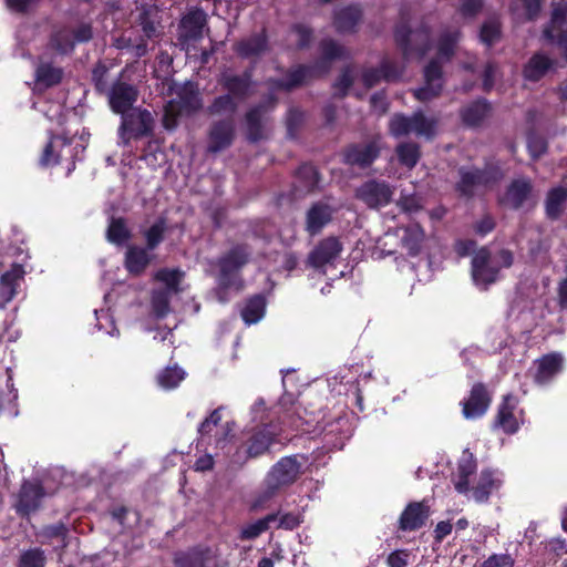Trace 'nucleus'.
Segmentation results:
<instances>
[{
	"label": "nucleus",
	"mask_w": 567,
	"mask_h": 567,
	"mask_svg": "<svg viewBox=\"0 0 567 567\" xmlns=\"http://www.w3.org/2000/svg\"><path fill=\"white\" fill-rule=\"evenodd\" d=\"M24 270L20 265H13L10 270L0 277V299L2 306L10 302L17 295V290L23 279Z\"/></svg>",
	"instance_id": "28"
},
{
	"label": "nucleus",
	"mask_w": 567,
	"mask_h": 567,
	"mask_svg": "<svg viewBox=\"0 0 567 567\" xmlns=\"http://www.w3.org/2000/svg\"><path fill=\"white\" fill-rule=\"evenodd\" d=\"M394 187L385 181L369 179L355 189V198L371 209H379L391 203Z\"/></svg>",
	"instance_id": "12"
},
{
	"label": "nucleus",
	"mask_w": 567,
	"mask_h": 567,
	"mask_svg": "<svg viewBox=\"0 0 567 567\" xmlns=\"http://www.w3.org/2000/svg\"><path fill=\"white\" fill-rule=\"evenodd\" d=\"M513 264V254L502 249L491 255L486 249L478 250L472 260V277L477 286L486 287L496 281L501 268H508Z\"/></svg>",
	"instance_id": "5"
},
{
	"label": "nucleus",
	"mask_w": 567,
	"mask_h": 567,
	"mask_svg": "<svg viewBox=\"0 0 567 567\" xmlns=\"http://www.w3.org/2000/svg\"><path fill=\"white\" fill-rule=\"evenodd\" d=\"M63 75L61 68L53 66L51 63L41 61L35 70V80L38 85L45 87L60 83Z\"/></svg>",
	"instance_id": "36"
},
{
	"label": "nucleus",
	"mask_w": 567,
	"mask_h": 567,
	"mask_svg": "<svg viewBox=\"0 0 567 567\" xmlns=\"http://www.w3.org/2000/svg\"><path fill=\"white\" fill-rule=\"evenodd\" d=\"M491 398L481 383L473 385L468 399L463 401V415L465 419H477L484 415L489 406Z\"/></svg>",
	"instance_id": "22"
},
{
	"label": "nucleus",
	"mask_w": 567,
	"mask_h": 567,
	"mask_svg": "<svg viewBox=\"0 0 567 567\" xmlns=\"http://www.w3.org/2000/svg\"><path fill=\"white\" fill-rule=\"evenodd\" d=\"M186 373L178 367H167L157 375L158 384L166 390L175 389L185 378Z\"/></svg>",
	"instance_id": "48"
},
{
	"label": "nucleus",
	"mask_w": 567,
	"mask_h": 567,
	"mask_svg": "<svg viewBox=\"0 0 567 567\" xmlns=\"http://www.w3.org/2000/svg\"><path fill=\"white\" fill-rule=\"evenodd\" d=\"M516 399L513 395H506L498 406L495 419V426L501 427L507 434H514L519 429V423L515 416Z\"/></svg>",
	"instance_id": "25"
},
{
	"label": "nucleus",
	"mask_w": 567,
	"mask_h": 567,
	"mask_svg": "<svg viewBox=\"0 0 567 567\" xmlns=\"http://www.w3.org/2000/svg\"><path fill=\"white\" fill-rule=\"evenodd\" d=\"M567 23V3L554 4L550 21L548 23Z\"/></svg>",
	"instance_id": "64"
},
{
	"label": "nucleus",
	"mask_w": 567,
	"mask_h": 567,
	"mask_svg": "<svg viewBox=\"0 0 567 567\" xmlns=\"http://www.w3.org/2000/svg\"><path fill=\"white\" fill-rule=\"evenodd\" d=\"M300 463L296 456L280 458L268 472L264 487L259 493L256 506H262L275 497L282 488L291 485L300 474Z\"/></svg>",
	"instance_id": "4"
},
{
	"label": "nucleus",
	"mask_w": 567,
	"mask_h": 567,
	"mask_svg": "<svg viewBox=\"0 0 567 567\" xmlns=\"http://www.w3.org/2000/svg\"><path fill=\"white\" fill-rule=\"evenodd\" d=\"M408 557L404 550H395L388 556L386 564L389 567H406Z\"/></svg>",
	"instance_id": "63"
},
{
	"label": "nucleus",
	"mask_w": 567,
	"mask_h": 567,
	"mask_svg": "<svg viewBox=\"0 0 567 567\" xmlns=\"http://www.w3.org/2000/svg\"><path fill=\"white\" fill-rule=\"evenodd\" d=\"M203 105L202 96L193 85L184 87L179 94V110L185 113H192L199 110Z\"/></svg>",
	"instance_id": "45"
},
{
	"label": "nucleus",
	"mask_w": 567,
	"mask_h": 567,
	"mask_svg": "<svg viewBox=\"0 0 567 567\" xmlns=\"http://www.w3.org/2000/svg\"><path fill=\"white\" fill-rule=\"evenodd\" d=\"M564 361L563 354L557 352L548 353L537 359L534 362L535 383L540 386L549 384L563 371Z\"/></svg>",
	"instance_id": "19"
},
{
	"label": "nucleus",
	"mask_w": 567,
	"mask_h": 567,
	"mask_svg": "<svg viewBox=\"0 0 567 567\" xmlns=\"http://www.w3.org/2000/svg\"><path fill=\"white\" fill-rule=\"evenodd\" d=\"M235 136V124L233 118L220 120L214 123L209 131L208 152L217 153L233 143Z\"/></svg>",
	"instance_id": "21"
},
{
	"label": "nucleus",
	"mask_w": 567,
	"mask_h": 567,
	"mask_svg": "<svg viewBox=\"0 0 567 567\" xmlns=\"http://www.w3.org/2000/svg\"><path fill=\"white\" fill-rule=\"evenodd\" d=\"M278 519V514H269L264 518H260L251 524L245 526L240 532V538L250 540L260 536L264 532L269 528L270 523Z\"/></svg>",
	"instance_id": "46"
},
{
	"label": "nucleus",
	"mask_w": 567,
	"mask_h": 567,
	"mask_svg": "<svg viewBox=\"0 0 567 567\" xmlns=\"http://www.w3.org/2000/svg\"><path fill=\"white\" fill-rule=\"evenodd\" d=\"M460 182L457 190L462 196L472 197L489 188L502 178V171L498 167H486L484 169L462 167L458 171Z\"/></svg>",
	"instance_id": "7"
},
{
	"label": "nucleus",
	"mask_w": 567,
	"mask_h": 567,
	"mask_svg": "<svg viewBox=\"0 0 567 567\" xmlns=\"http://www.w3.org/2000/svg\"><path fill=\"white\" fill-rule=\"evenodd\" d=\"M333 209L324 203H316L310 207L306 218V230L311 235H317L331 220Z\"/></svg>",
	"instance_id": "29"
},
{
	"label": "nucleus",
	"mask_w": 567,
	"mask_h": 567,
	"mask_svg": "<svg viewBox=\"0 0 567 567\" xmlns=\"http://www.w3.org/2000/svg\"><path fill=\"white\" fill-rule=\"evenodd\" d=\"M348 56L349 52L343 45L324 39L320 42V59L313 65H298L290 70L286 79L271 80L270 83L275 89L291 90L328 73L333 61Z\"/></svg>",
	"instance_id": "1"
},
{
	"label": "nucleus",
	"mask_w": 567,
	"mask_h": 567,
	"mask_svg": "<svg viewBox=\"0 0 567 567\" xmlns=\"http://www.w3.org/2000/svg\"><path fill=\"white\" fill-rule=\"evenodd\" d=\"M147 248L140 246H130L125 254V267L132 275L142 274L151 262V256Z\"/></svg>",
	"instance_id": "34"
},
{
	"label": "nucleus",
	"mask_w": 567,
	"mask_h": 567,
	"mask_svg": "<svg viewBox=\"0 0 567 567\" xmlns=\"http://www.w3.org/2000/svg\"><path fill=\"white\" fill-rule=\"evenodd\" d=\"M251 251L245 245H237L218 259L216 296L219 302L229 300L228 290L241 289L240 269L248 262Z\"/></svg>",
	"instance_id": "3"
},
{
	"label": "nucleus",
	"mask_w": 567,
	"mask_h": 567,
	"mask_svg": "<svg viewBox=\"0 0 567 567\" xmlns=\"http://www.w3.org/2000/svg\"><path fill=\"white\" fill-rule=\"evenodd\" d=\"M381 145L379 138L353 144L344 152V162L361 168L370 166L380 155Z\"/></svg>",
	"instance_id": "17"
},
{
	"label": "nucleus",
	"mask_w": 567,
	"mask_h": 567,
	"mask_svg": "<svg viewBox=\"0 0 567 567\" xmlns=\"http://www.w3.org/2000/svg\"><path fill=\"white\" fill-rule=\"evenodd\" d=\"M298 177L305 179L303 187L307 190H312L318 186V173L312 165L306 164L300 166Z\"/></svg>",
	"instance_id": "56"
},
{
	"label": "nucleus",
	"mask_w": 567,
	"mask_h": 567,
	"mask_svg": "<svg viewBox=\"0 0 567 567\" xmlns=\"http://www.w3.org/2000/svg\"><path fill=\"white\" fill-rule=\"evenodd\" d=\"M352 82H353L352 69L347 68L343 70V72L337 80L334 86L341 95H344L347 93V91L349 90V87L351 86Z\"/></svg>",
	"instance_id": "59"
},
{
	"label": "nucleus",
	"mask_w": 567,
	"mask_h": 567,
	"mask_svg": "<svg viewBox=\"0 0 567 567\" xmlns=\"http://www.w3.org/2000/svg\"><path fill=\"white\" fill-rule=\"evenodd\" d=\"M153 116L147 110L134 109L122 115L118 127L120 144L127 145L131 138H140L152 132Z\"/></svg>",
	"instance_id": "11"
},
{
	"label": "nucleus",
	"mask_w": 567,
	"mask_h": 567,
	"mask_svg": "<svg viewBox=\"0 0 567 567\" xmlns=\"http://www.w3.org/2000/svg\"><path fill=\"white\" fill-rule=\"evenodd\" d=\"M399 206L401 209L405 213H415L421 209L420 199L412 195V196H401L399 200Z\"/></svg>",
	"instance_id": "61"
},
{
	"label": "nucleus",
	"mask_w": 567,
	"mask_h": 567,
	"mask_svg": "<svg viewBox=\"0 0 567 567\" xmlns=\"http://www.w3.org/2000/svg\"><path fill=\"white\" fill-rule=\"evenodd\" d=\"M491 105L486 100H477L461 111L463 122L468 126L480 125L489 114Z\"/></svg>",
	"instance_id": "35"
},
{
	"label": "nucleus",
	"mask_w": 567,
	"mask_h": 567,
	"mask_svg": "<svg viewBox=\"0 0 567 567\" xmlns=\"http://www.w3.org/2000/svg\"><path fill=\"white\" fill-rule=\"evenodd\" d=\"M291 34L295 37L297 45L300 49L306 48L312 39L311 29L303 24L293 25V28L291 29Z\"/></svg>",
	"instance_id": "57"
},
{
	"label": "nucleus",
	"mask_w": 567,
	"mask_h": 567,
	"mask_svg": "<svg viewBox=\"0 0 567 567\" xmlns=\"http://www.w3.org/2000/svg\"><path fill=\"white\" fill-rule=\"evenodd\" d=\"M70 147V143L62 137L55 136L50 140L45 146L40 163L43 166H52L60 162V153L62 148Z\"/></svg>",
	"instance_id": "41"
},
{
	"label": "nucleus",
	"mask_w": 567,
	"mask_h": 567,
	"mask_svg": "<svg viewBox=\"0 0 567 567\" xmlns=\"http://www.w3.org/2000/svg\"><path fill=\"white\" fill-rule=\"evenodd\" d=\"M109 241L121 245L130 238V231L122 218H113L106 233Z\"/></svg>",
	"instance_id": "50"
},
{
	"label": "nucleus",
	"mask_w": 567,
	"mask_h": 567,
	"mask_svg": "<svg viewBox=\"0 0 567 567\" xmlns=\"http://www.w3.org/2000/svg\"><path fill=\"white\" fill-rule=\"evenodd\" d=\"M342 250L340 241L334 237H328L319 243L311 251L309 261L315 268H322L332 264Z\"/></svg>",
	"instance_id": "23"
},
{
	"label": "nucleus",
	"mask_w": 567,
	"mask_h": 567,
	"mask_svg": "<svg viewBox=\"0 0 567 567\" xmlns=\"http://www.w3.org/2000/svg\"><path fill=\"white\" fill-rule=\"evenodd\" d=\"M502 484V474L498 471L483 470L480 480L472 493L476 502H486L492 493L497 491Z\"/></svg>",
	"instance_id": "26"
},
{
	"label": "nucleus",
	"mask_w": 567,
	"mask_h": 567,
	"mask_svg": "<svg viewBox=\"0 0 567 567\" xmlns=\"http://www.w3.org/2000/svg\"><path fill=\"white\" fill-rule=\"evenodd\" d=\"M47 557L44 551L39 548L25 550L21 554L18 567H44Z\"/></svg>",
	"instance_id": "51"
},
{
	"label": "nucleus",
	"mask_w": 567,
	"mask_h": 567,
	"mask_svg": "<svg viewBox=\"0 0 567 567\" xmlns=\"http://www.w3.org/2000/svg\"><path fill=\"white\" fill-rule=\"evenodd\" d=\"M207 557L203 550L190 549L175 557V567H205Z\"/></svg>",
	"instance_id": "47"
},
{
	"label": "nucleus",
	"mask_w": 567,
	"mask_h": 567,
	"mask_svg": "<svg viewBox=\"0 0 567 567\" xmlns=\"http://www.w3.org/2000/svg\"><path fill=\"white\" fill-rule=\"evenodd\" d=\"M68 534V528L64 524H55L51 526H47L42 529L40 536L42 538V542H50L53 539L58 540L56 547H64L65 544V537Z\"/></svg>",
	"instance_id": "53"
},
{
	"label": "nucleus",
	"mask_w": 567,
	"mask_h": 567,
	"mask_svg": "<svg viewBox=\"0 0 567 567\" xmlns=\"http://www.w3.org/2000/svg\"><path fill=\"white\" fill-rule=\"evenodd\" d=\"M166 228L167 226L165 219L159 218L144 231L146 248L148 250H154L163 241Z\"/></svg>",
	"instance_id": "49"
},
{
	"label": "nucleus",
	"mask_w": 567,
	"mask_h": 567,
	"mask_svg": "<svg viewBox=\"0 0 567 567\" xmlns=\"http://www.w3.org/2000/svg\"><path fill=\"white\" fill-rule=\"evenodd\" d=\"M501 34V24L497 18H491L484 22L481 29V41L487 45L496 42Z\"/></svg>",
	"instance_id": "52"
},
{
	"label": "nucleus",
	"mask_w": 567,
	"mask_h": 567,
	"mask_svg": "<svg viewBox=\"0 0 567 567\" xmlns=\"http://www.w3.org/2000/svg\"><path fill=\"white\" fill-rule=\"evenodd\" d=\"M74 44L72 30L62 29L51 35L48 48L59 54H68L73 50Z\"/></svg>",
	"instance_id": "40"
},
{
	"label": "nucleus",
	"mask_w": 567,
	"mask_h": 567,
	"mask_svg": "<svg viewBox=\"0 0 567 567\" xmlns=\"http://www.w3.org/2000/svg\"><path fill=\"white\" fill-rule=\"evenodd\" d=\"M555 65V61L544 52L533 54L524 65L525 80L537 82L543 79Z\"/></svg>",
	"instance_id": "27"
},
{
	"label": "nucleus",
	"mask_w": 567,
	"mask_h": 567,
	"mask_svg": "<svg viewBox=\"0 0 567 567\" xmlns=\"http://www.w3.org/2000/svg\"><path fill=\"white\" fill-rule=\"evenodd\" d=\"M515 559L508 553L492 554L478 567H514Z\"/></svg>",
	"instance_id": "55"
},
{
	"label": "nucleus",
	"mask_w": 567,
	"mask_h": 567,
	"mask_svg": "<svg viewBox=\"0 0 567 567\" xmlns=\"http://www.w3.org/2000/svg\"><path fill=\"white\" fill-rule=\"evenodd\" d=\"M394 39L405 60L421 59L430 51V30L425 25L411 30L402 21L395 28Z\"/></svg>",
	"instance_id": "6"
},
{
	"label": "nucleus",
	"mask_w": 567,
	"mask_h": 567,
	"mask_svg": "<svg viewBox=\"0 0 567 567\" xmlns=\"http://www.w3.org/2000/svg\"><path fill=\"white\" fill-rule=\"evenodd\" d=\"M43 495L44 493L41 485L34 482H24L19 495V502L17 505L18 512L23 515H28L35 511L39 507Z\"/></svg>",
	"instance_id": "30"
},
{
	"label": "nucleus",
	"mask_w": 567,
	"mask_h": 567,
	"mask_svg": "<svg viewBox=\"0 0 567 567\" xmlns=\"http://www.w3.org/2000/svg\"><path fill=\"white\" fill-rule=\"evenodd\" d=\"M267 49L268 43L265 31L245 38L234 45L235 52L241 58L259 56L265 53Z\"/></svg>",
	"instance_id": "31"
},
{
	"label": "nucleus",
	"mask_w": 567,
	"mask_h": 567,
	"mask_svg": "<svg viewBox=\"0 0 567 567\" xmlns=\"http://www.w3.org/2000/svg\"><path fill=\"white\" fill-rule=\"evenodd\" d=\"M111 110L116 114L131 112L138 99V90L135 85L117 80L105 92Z\"/></svg>",
	"instance_id": "13"
},
{
	"label": "nucleus",
	"mask_w": 567,
	"mask_h": 567,
	"mask_svg": "<svg viewBox=\"0 0 567 567\" xmlns=\"http://www.w3.org/2000/svg\"><path fill=\"white\" fill-rule=\"evenodd\" d=\"M543 37L551 44H556L567 58V23H547Z\"/></svg>",
	"instance_id": "37"
},
{
	"label": "nucleus",
	"mask_w": 567,
	"mask_h": 567,
	"mask_svg": "<svg viewBox=\"0 0 567 567\" xmlns=\"http://www.w3.org/2000/svg\"><path fill=\"white\" fill-rule=\"evenodd\" d=\"M458 30L444 31L439 40L437 55L424 69V85L414 91L421 102L437 97L443 89L442 64L451 60L460 40Z\"/></svg>",
	"instance_id": "2"
},
{
	"label": "nucleus",
	"mask_w": 567,
	"mask_h": 567,
	"mask_svg": "<svg viewBox=\"0 0 567 567\" xmlns=\"http://www.w3.org/2000/svg\"><path fill=\"white\" fill-rule=\"evenodd\" d=\"M476 468L475 461L472 455L464 456L458 464L457 481L455 482V488L460 493L468 492L470 476Z\"/></svg>",
	"instance_id": "42"
},
{
	"label": "nucleus",
	"mask_w": 567,
	"mask_h": 567,
	"mask_svg": "<svg viewBox=\"0 0 567 567\" xmlns=\"http://www.w3.org/2000/svg\"><path fill=\"white\" fill-rule=\"evenodd\" d=\"M207 23V16L200 9L190 10L181 20L178 27V41L184 47L190 41L203 38L204 28Z\"/></svg>",
	"instance_id": "16"
},
{
	"label": "nucleus",
	"mask_w": 567,
	"mask_h": 567,
	"mask_svg": "<svg viewBox=\"0 0 567 567\" xmlns=\"http://www.w3.org/2000/svg\"><path fill=\"white\" fill-rule=\"evenodd\" d=\"M275 100L269 99L267 103H260L250 109L246 114L247 137L251 142H257L264 137L265 115L268 106H274Z\"/></svg>",
	"instance_id": "24"
},
{
	"label": "nucleus",
	"mask_w": 567,
	"mask_h": 567,
	"mask_svg": "<svg viewBox=\"0 0 567 567\" xmlns=\"http://www.w3.org/2000/svg\"><path fill=\"white\" fill-rule=\"evenodd\" d=\"M395 154L398 156L399 163L408 169L415 167L421 157L419 145L412 142L400 143L395 147Z\"/></svg>",
	"instance_id": "38"
},
{
	"label": "nucleus",
	"mask_w": 567,
	"mask_h": 567,
	"mask_svg": "<svg viewBox=\"0 0 567 567\" xmlns=\"http://www.w3.org/2000/svg\"><path fill=\"white\" fill-rule=\"evenodd\" d=\"M239 103L233 95L223 94L217 96L208 106L207 111L212 115H229L236 113Z\"/></svg>",
	"instance_id": "43"
},
{
	"label": "nucleus",
	"mask_w": 567,
	"mask_h": 567,
	"mask_svg": "<svg viewBox=\"0 0 567 567\" xmlns=\"http://www.w3.org/2000/svg\"><path fill=\"white\" fill-rule=\"evenodd\" d=\"M436 120L426 117L422 111L411 116L395 114L390 120V132L393 136L400 137L414 134L420 137L432 138L435 135Z\"/></svg>",
	"instance_id": "8"
},
{
	"label": "nucleus",
	"mask_w": 567,
	"mask_h": 567,
	"mask_svg": "<svg viewBox=\"0 0 567 567\" xmlns=\"http://www.w3.org/2000/svg\"><path fill=\"white\" fill-rule=\"evenodd\" d=\"M527 147L530 155L536 158L539 157L546 151V143L542 137L529 136Z\"/></svg>",
	"instance_id": "62"
},
{
	"label": "nucleus",
	"mask_w": 567,
	"mask_h": 567,
	"mask_svg": "<svg viewBox=\"0 0 567 567\" xmlns=\"http://www.w3.org/2000/svg\"><path fill=\"white\" fill-rule=\"evenodd\" d=\"M362 12L358 6H348L336 10L333 24L339 33H351L355 31Z\"/></svg>",
	"instance_id": "32"
},
{
	"label": "nucleus",
	"mask_w": 567,
	"mask_h": 567,
	"mask_svg": "<svg viewBox=\"0 0 567 567\" xmlns=\"http://www.w3.org/2000/svg\"><path fill=\"white\" fill-rule=\"evenodd\" d=\"M567 200V189L564 187L553 188L546 199V213L548 217L557 218L563 209L564 203Z\"/></svg>",
	"instance_id": "44"
},
{
	"label": "nucleus",
	"mask_w": 567,
	"mask_h": 567,
	"mask_svg": "<svg viewBox=\"0 0 567 567\" xmlns=\"http://www.w3.org/2000/svg\"><path fill=\"white\" fill-rule=\"evenodd\" d=\"M300 523L301 518L299 514L285 513L279 517L278 527L291 530L298 527Z\"/></svg>",
	"instance_id": "60"
},
{
	"label": "nucleus",
	"mask_w": 567,
	"mask_h": 567,
	"mask_svg": "<svg viewBox=\"0 0 567 567\" xmlns=\"http://www.w3.org/2000/svg\"><path fill=\"white\" fill-rule=\"evenodd\" d=\"M396 235L400 236L402 246L410 255L419 254L424 239V231L419 224H410L406 227L399 228Z\"/></svg>",
	"instance_id": "33"
},
{
	"label": "nucleus",
	"mask_w": 567,
	"mask_h": 567,
	"mask_svg": "<svg viewBox=\"0 0 567 567\" xmlns=\"http://www.w3.org/2000/svg\"><path fill=\"white\" fill-rule=\"evenodd\" d=\"M281 429L277 424H265L257 429L247 442L236 452L235 462L244 463L250 457H257L268 451Z\"/></svg>",
	"instance_id": "10"
},
{
	"label": "nucleus",
	"mask_w": 567,
	"mask_h": 567,
	"mask_svg": "<svg viewBox=\"0 0 567 567\" xmlns=\"http://www.w3.org/2000/svg\"><path fill=\"white\" fill-rule=\"evenodd\" d=\"M266 301L260 295L250 298L241 310L243 320L247 324L257 323L265 315Z\"/></svg>",
	"instance_id": "39"
},
{
	"label": "nucleus",
	"mask_w": 567,
	"mask_h": 567,
	"mask_svg": "<svg viewBox=\"0 0 567 567\" xmlns=\"http://www.w3.org/2000/svg\"><path fill=\"white\" fill-rule=\"evenodd\" d=\"M40 0H6L10 11L17 13H27L32 10Z\"/></svg>",
	"instance_id": "58"
},
{
	"label": "nucleus",
	"mask_w": 567,
	"mask_h": 567,
	"mask_svg": "<svg viewBox=\"0 0 567 567\" xmlns=\"http://www.w3.org/2000/svg\"><path fill=\"white\" fill-rule=\"evenodd\" d=\"M218 84L239 103L251 94L252 73L250 70L245 71L243 74L224 71L218 79Z\"/></svg>",
	"instance_id": "14"
},
{
	"label": "nucleus",
	"mask_w": 567,
	"mask_h": 567,
	"mask_svg": "<svg viewBox=\"0 0 567 567\" xmlns=\"http://www.w3.org/2000/svg\"><path fill=\"white\" fill-rule=\"evenodd\" d=\"M430 516V507L425 502L410 503L399 518V528L413 532L423 527Z\"/></svg>",
	"instance_id": "20"
},
{
	"label": "nucleus",
	"mask_w": 567,
	"mask_h": 567,
	"mask_svg": "<svg viewBox=\"0 0 567 567\" xmlns=\"http://www.w3.org/2000/svg\"><path fill=\"white\" fill-rule=\"evenodd\" d=\"M403 72V66L389 56H384L379 68H368L362 72V82L367 87L377 85L380 81H396Z\"/></svg>",
	"instance_id": "18"
},
{
	"label": "nucleus",
	"mask_w": 567,
	"mask_h": 567,
	"mask_svg": "<svg viewBox=\"0 0 567 567\" xmlns=\"http://www.w3.org/2000/svg\"><path fill=\"white\" fill-rule=\"evenodd\" d=\"M107 73L109 68L102 62H99L92 70V81L100 93H105L111 87L107 83Z\"/></svg>",
	"instance_id": "54"
},
{
	"label": "nucleus",
	"mask_w": 567,
	"mask_h": 567,
	"mask_svg": "<svg viewBox=\"0 0 567 567\" xmlns=\"http://www.w3.org/2000/svg\"><path fill=\"white\" fill-rule=\"evenodd\" d=\"M182 272L177 269H161L155 274V279L164 284L152 292L151 306L153 315L161 319L168 315L171 297L178 291Z\"/></svg>",
	"instance_id": "9"
},
{
	"label": "nucleus",
	"mask_w": 567,
	"mask_h": 567,
	"mask_svg": "<svg viewBox=\"0 0 567 567\" xmlns=\"http://www.w3.org/2000/svg\"><path fill=\"white\" fill-rule=\"evenodd\" d=\"M533 200V184L530 179L520 177L514 179L507 187L499 202L512 209H520Z\"/></svg>",
	"instance_id": "15"
}]
</instances>
